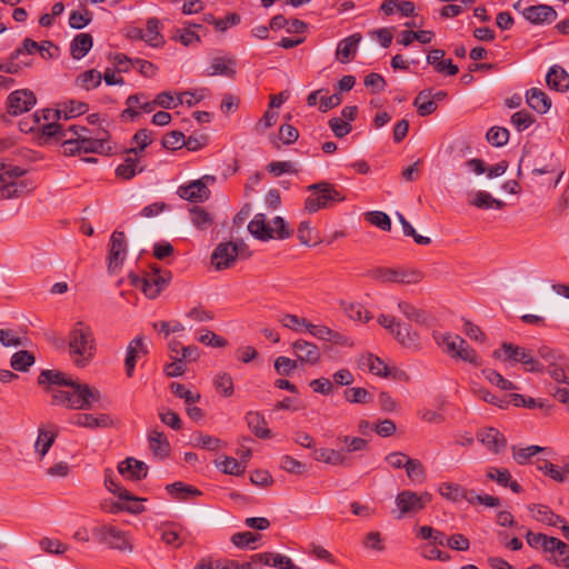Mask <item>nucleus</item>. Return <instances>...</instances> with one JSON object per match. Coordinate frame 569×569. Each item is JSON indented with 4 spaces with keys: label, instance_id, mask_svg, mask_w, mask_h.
Here are the masks:
<instances>
[{
    "label": "nucleus",
    "instance_id": "9d476101",
    "mask_svg": "<svg viewBox=\"0 0 569 569\" xmlns=\"http://www.w3.org/2000/svg\"><path fill=\"white\" fill-rule=\"evenodd\" d=\"M432 499L429 492H415L411 490H402L396 497L397 519H402L407 515H416L423 510Z\"/></svg>",
    "mask_w": 569,
    "mask_h": 569
},
{
    "label": "nucleus",
    "instance_id": "7c9ffc66",
    "mask_svg": "<svg viewBox=\"0 0 569 569\" xmlns=\"http://www.w3.org/2000/svg\"><path fill=\"white\" fill-rule=\"evenodd\" d=\"M149 449L152 455L158 459H166L170 453V443L163 432L152 430L148 435Z\"/></svg>",
    "mask_w": 569,
    "mask_h": 569
},
{
    "label": "nucleus",
    "instance_id": "603ef678",
    "mask_svg": "<svg viewBox=\"0 0 569 569\" xmlns=\"http://www.w3.org/2000/svg\"><path fill=\"white\" fill-rule=\"evenodd\" d=\"M28 338L19 336L13 329H0V343L7 348L23 347L27 345Z\"/></svg>",
    "mask_w": 569,
    "mask_h": 569
},
{
    "label": "nucleus",
    "instance_id": "f3484780",
    "mask_svg": "<svg viewBox=\"0 0 569 569\" xmlns=\"http://www.w3.org/2000/svg\"><path fill=\"white\" fill-rule=\"evenodd\" d=\"M292 349L297 357V362L300 361L301 363L315 366L321 359L320 349L313 342L298 339L292 343Z\"/></svg>",
    "mask_w": 569,
    "mask_h": 569
},
{
    "label": "nucleus",
    "instance_id": "4d7b16f0",
    "mask_svg": "<svg viewBox=\"0 0 569 569\" xmlns=\"http://www.w3.org/2000/svg\"><path fill=\"white\" fill-rule=\"evenodd\" d=\"M88 111V104L80 101L70 100L64 102L61 108V117L66 120L81 116Z\"/></svg>",
    "mask_w": 569,
    "mask_h": 569
},
{
    "label": "nucleus",
    "instance_id": "cd10ccee",
    "mask_svg": "<svg viewBox=\"0 0 569 569\" xmlns=\"http://www.w3.org/2000/svg\"><path fill=\"white\" fill-rule=\"evenodd\" d=\"M361 41L360 33H353L342 39L337 47L336 58L341 63H348L356 54L358 46Z\"/></svg>",
    "mask_w": 569,
    "mask_h": 569
},
{
    "label": "nucleus",
    "instance_id": "2f4dec72",
    "mask_svg": "<svg viewBox=\"0 0 569 569\" xmlns=\"http://www.w3.org/2000/svg\"><path fill=\"white\" fill-rule=\"evenodd\" d=\"M248 231L258 240L273 239L272 227L263 213H257L248 224Z\"/></svg>",
    "mask_w": 569,
    "mask_h": 569
},
{
    "label": "nucleus",
    "instance_id": "3c124183",
    "mask_svg": "<svg viewBox=\"0 0 569 569\" xmlns=\"http://www.w3.org/2000/svg\"><path fill=\"white\" fill-rule=\"evenodd\" d=\"M216 466L226 475L240 476L246 470V465L232 457L224 456Z\"/></svg>",
    "mask_w": 569,
    "mask_h": 569
},
{
    "label": "nucleus",
    "instance_id": "0e129e2a",
    "mask_svg": "<svg viewBox=\"0 0 569 569\" xmlns=\"http://www.w3.org/2000/svg\"><path fill=\"white\" fill-rule=\"evenodd\" d=\"M343 312L352 320L368 322L372 316L359 303H343Z\"/></svg>",
    "mask_w": 569,
    "mask_h": 569
},
{
    "label": "nucleus",
    "instance_id": "4c0bfd02",
    "mask_svg": "<svg viewBox=\"0 0 569 569\" xmlns=\"http://www.w3.org/2000/svg\"><path fill=\"white\" fill-rule=\"evenodd\" d=\"M315 460L325 462L331 466H346L347 465V456L343 453V450L330 449V448H320L316 449L313 452Z\"/></svg>",
    "mask_w": 569,
    "mask_h": 569
},
{
    "label": "nucleus",
    "instance_id": "412c9836",
    "mask_svg": "<svg viewBox=\"0 0 569 569\" xmlns=\"http://www.w3.org/2000/svg\"><path fill=\"white\" fill-rule=\"evenodd\" d=\"M522 16L533 24L551 23L557 19L556 10L548 4H536L525 8Z\"/></svg>",
    "mask_w": 569,
    "mask_h": 569
},
{
    "label": "nucleus",
    "instance_id": "423d86ee",
    "mask_svg": "<svg viewBox=\"0 0 569 569\" xmlns=\"http://www.w3.org/2000/svg\"><path fill=\"white\" fill-rule=\"evenodd\" d=\"M308 190L313 191L305 201V209L308 212H317L322 208H328L333 203L345 200V196L341 191L326 181L310 184Z\"/></svg>",
    "mask_w": 569,
    "mask_h": 569
},
{
    "label": "nucleus",
    "instance_id": "473e14b6",
    "mask_svg": "<svg viewBox=\"0 0 569 569\" xmlns=\"http://www.w3.org/2000/svg\"><path fill=\"white\" fill-rule=\"evenodd\" d=\"M547 84L550 89L565 92L569 89V74L560 66H553L546 76Z\"/></svg>",
    "mask_w": 569,
    "mask_h": 569
},
{
    "label": "nucleus",
    "instance_id": "bb28decb",
    "mask_svg": "<svg viewBox=\"0 0 569 569\" xmlns=\"http://www.w3.org/2000/svg\"><path fill=\"white\" fill-rule=\"evenodd\" d=\"M252 562L272 566L279 569H300L293 561L281 553L262 552L252 556Z\"/></svg>",
    "mask_w": 569,
    "mask_h": 569
},
{
    "label": "nucleus",
    "instance_id": "69168bd1",
    "mask_svg": "<svg viewBox=\"0 0 569 569\" xmlns=\"http://www.w3.org/2000/svg\"><path fill=\"white\" fill-rule=\"evenodd\" d=\"M190 216L192 223L198 229H207L212 223V217L209 212L200 207H193L190 209Z\"/></svg>",
    "mask_w": 569,
    "mask_h": 569
},
{
    "label": "nucleus",
    "instance_id": "2eb2a0df",
    "mask_svg": "<svg viewBox=\"0 0 569 569\" xmlns=\"http://www.w3.org/2000/svg\"><path fill=\"white\" fill-rule=\"evenodd\" d=\"M109 134L107 131H99L96 136L88 139H80L77 143V153H106L110 150L108 144Z\"/></svg>",
    "mask_w": 569,
    "mask_h": 569
},
{
    "label": "nucleus",
    "instance_id": "aec40b11",
    "mask_svg": "<svg viewBox=\"0 0 569 569\" xmlns=\"http://www.w3.org/2000/svg\"><path fill=\"white\" fill-rule=\"evenodd\" d=\"M148 347L142 337H136L127 347V355L124 359L126 375L131 378L134 372L137 360L148 353Z\"/></svg>",
    "mask_w": 569,
    "mask_h": 569
},
{
    "label": "nucleus",
    "instance_id": "c03bdc74",
    "mask_svg": "<svg viewBox=\"0 0 569 569\" xmlns=\"http://www.w3.org/2000/svg\"><path fill=\"white\" fill-rule=\"evenodd\" d=\"M440 496L449 501L459 502L466 496V488L455 482H443L438 489Z\"/></svg>",
    "mask_w": 569,
    "mask_h": 569
},
{
    "label": "nucleus",
    "instance_id": "393cba45",
    "mask_svg": "<svg viewBox=\"0 0 569 569\" xmlns=\"http://www.w3.org/2000/svg\"><path fill=\"white\" fill-rule=\"evenodd\" d=\"M366 365L368 366V369L371 373L388 378L392 377L395 379H401L406 373L395 367L390 368L388 365L385 363L382 359L379 357H375L372 355H368L366 358Z\"/></svg>",
    "mask_w": 569,
    "mask_h": 569
},
{
    "label": "nucleus",
    "instance_id": "1a4fd4ad",
    "mask_svg": "<svg viewBox=\"0 0 569 569\" xmlns=\"http://www.w3.org/2000/svg\"><path fill=\"white\" fill-rule=\"evenodd\" d=\"M93 538L111 549L132 551L133 545L128 533L114 526L101 525L92 529Z\"/></svg>",
    "mask_w": 569,
    "mask_h": 569
},
{
    "label": "nucleus",
    "instance_id": "a878e982",
    "mask_svg": "<svg viewBox=\"0 0 569 569\" xmlns=\"http://www.w3.org/2000/svg\"><path fill=\"white\" fill-rule=\"evenodd\" d=\"M528 509L530 512H532V517L539 522L546 523L551 527L559 526L560 528L562 525H567L566 520L561 516L556 515L551 510V508H549L546 505L533 503L530 505Z\"/></svg>",
    "mask_w": 569,
    "mask_h": 569
},
{
    "label": "nucleus",
    "instance_id": "680f3d73",
    "mask_svg": "<svg viewBox=\"0 0 569 569\" xmlns=\"http://www.w3.org/2000/svg\"><path fill=\"white\" fill-rule=\"evenodd\" d=\"M170 390L176 395L178 398L183 399L187 405H193L197 403L201 396L198 392H193L184 387L182 383L172 382L170 385Z\"/></svg>",
    "mask_w": 569,
    "mask_h": 569
},
{
    "label": "nucleus",
    "instance_id": "c85d7f7f",
    "mask_svg": "<svg viewBox=\"0 0 569 569\" xmlns=\"http://www.w3.org/2000/svg\"><path fill=\"white\" fill-rule=\"evenodd\" d=\"M244 420L250 431L260 439H270L271 430L267 427L266 418L259 411H249Z\"/></svg>",
    "mask_w": 569,
    "mask_h": 569
},
{
    "label": "nucleus",
    "instance_id": "58836bf2",
    "mask_svg": "<svg viewBox=\"0 0 569 569\" xmlns=\"http://www.w3.org/2000/svg\"><path fill=\"white\" fill-rule=\"evenodd\" d=\"M166 490L173 499L177 500H188L191 497H197L201 495V491L196 487L186 485L181 481H177L170 485H167Z\"/></svg>",
    "mask_w": 569,
    "mask_h": 569
},
{
    "label": "nucleus",
    "instance_id": "72a5a7b5",
    "mask_svg": "<svg viewBox=\"0 0 569 569\" xmlns=\"http://www.w3.org/2000/svg\"><path fill=\"white\" fill-rule=\"evenodd\" d=\"M433 338L438 346L442 347L443 351L451 358L458 356L460 347L465 343V339L458 335L435 332Z\"/></svg>",
    "mask_w": 569,
    "mask_h": 569
},
{
    "label": "nucleus",
    "instance_id": "0eeeda50",
    "mask_svg": "<svg viewBox=\"0 0 569 569\" xmlns=\"http://www.w3.org/2000/svg\"><path fill=\"white\" fill-rule=\"evenodd\" d=\"M492 356L502 361L522 363L526 371L529 372H541L543 370V365L533 357L531 350L510 342H503L500 349L493 351Z\"/></svg>",
    "mask_w": 569,
    "mask_h": 569
},
{
    "label": "nucleus",
    "instance_id": "f8f14e48",
    "mask_svg": "<svg viewBox=\"0 0 569 569\" xmlns=\"http://www.w3.org/2000/svg\"><path fill=\"white\" fill-rule=\"evenodd\" d=\"M242 242H221L217 246L211 254V262L217 270L230 268L237 260Z\"/></svg>",
    "mask_w": 569,
    "mask_h": 569
},
{
    "label": "nucleus",
    "instance_id": "ddd939ff",
    "mask_svg": "<svg viewBox=\"0 0 569 569\" xmlns=\"http://www.w3.org/2000/svg\"><path fill=\"white\" fill-rule=\"evenodd\" d=\"M37 102L36 96L31 90L20 89L11 92L7 100L8 112L18 116L29 111Z\"/></svg>",
    "mask_w": 569,
    "mask_h": 569
},
{
    "label": "nucleus",
    "instance_id": "7ed1b4c3",
    "mask_svg": "<svg viewBox=\"0 0 569 569\" xmlns=\"http://www.w3.org/2000/svg\"><path fill=\"white\" fill-rule=\"evenodd\" d=\"M79 137L77 124L64 126L63 123L57 122L42 124L41 138L43 139V143H48L51 140L61 143L66 156H74L77 153Z\"/></svg>",
    "mask_w": 569,
    "mask_h": 569
},
{
    "label": "nucleus",
    "instance_id": "e2e57ef3",
    "mask_svg": "<svg viewBox=\"0 0 569 569\" xmlns=\"http://www.w3.org/2000/svg\"><path fill=\"white\" fill-rule=\"evenodd\" d=\"M407 477L417 483H422L426 480V469L423 465L417 459H410L406 468Z\"/></svg>",
    "mask_w": 569,
    "mask_h": 569
},
{
    "label": "nucleus",
    "instance_id": "8fccbe9b",
    "mask_svg": "<svg viewBox=\"0 0 569 569\" xmlns=\"http://www.w3.org/2000/svg\"><path fill=\"white\" fill-rule=\"evenodd\" d=\"M535 463L539 471L543 472L555 481L563 482L566 480V471H562L558 466L549 462L548 460L537 459Z\"/></svg>",
    "mask_w": 569,
    "mask_h": 569
},
{
    "label": "nucleus",
    "instance_id": "5fc2aeb1",
    "mask_svg": "<svg viewBox=\"0 0 569 569\" xmlns=\"http://www.w3.org/2000/svg\"><path fill=\"white\" fill-rule=\"evenodd\" d=\"M216 390L223 397L229 398L233 395V380L227 372H219L213 379Z\"/></svg>",
    "mask_w": 569,
    "mask_h": 569
},
{
    "label": "nucleus",
    "instance_id": "c756f323",
    "mask_svg": "<svg viewBox=\"0 0 569 569\" xmlns=\"http://www.w3.org/2000/svg\"><path fill=\"white\" fill-rule=\"evenodd\" d=\"M488 479L496 481L501 487H509L515 493H520L522 487L515 480H511V475L506 468L488 467L486 470Z\"/></svg>",
    "mask_w": 569,
    "mask_h": 569
},
{
    "label": "nucleus",
    "instance_id": "a18cd8bd",
    "mask_svg": "<svg viewBox=\"0 0 569 569\" xmlns=\"http://www.w3.org/2000/svg\"><path fill=\"white\" fill-rule=\"evenodd\" d=\"M72 381L73 380L68 378L66 373L56 370H42L38 377L39 385H57L70 387Z\"/></svg>",
    "mask_w": 569,
    "mask_h": 569
},
{
    "label": "nucleus",
    "instance_id": "c9c22d12",
    "mask_svg": "<svg viewBox=\"0 0 569 569\" xmlns=\"http://www.w3.org/2000/svg\"><path fill=\"white\" fill-rule=\"evenodd\" d=\"M142 171L143 167L140 166L139 157L127 154L124 161L117 167L116 176L123 180H130Z\"/></svg>",
    "mask_w": 569,
    "mask_h": 569
},
{
    "label": "nucleus",
    "instance_id": "a211bd4d",
    "mask_svg": "<svg viewBox=\"0 0 569 569\" xmlns=\"http://www.w3.org/2000/svg\"><path fill=\"white\" fill-rule=\"evenodd\" d=\"M58 427L52 423L42 425L38 428V437L34 442V452L43 459L58 437Z\"/></svg>",
    "mask_w": 569,
    "mask_h": 569
},
{
    "label": "nucleus",
    "instance_id": "39448f33",
    "mask_svg": "<svg viewBox=\"0 0 569 569\" xmlns=\"http://www.w3.org/2000/svg\"><path fill=\"white\" fill-rule=\"evenodd\" d=\"M171 278V271L162 270L157 266H151L150 271L142 278L134 273L129 274L132 286L141 289L149 299H156L168 287Z\"/></svg>",
    "mask_w": 569,
    "mask_h": 569
},
{
    "label": "nucleus",
    "instance_id": "49530a36",
    "mask_svg": "<svg viewBox=\"0 0 569 569\" xmlns=\"http://www.w3.org/2000/svg\"><path fill=\"white\" fill-rule=\"evenodd\" d=\"M104 486L110 492L117 495L122 500H138V498L131 495L127 489L119 486L113 471L110 469L104 471Z\"/></svg>",
    "mask_w": 569,
    "mask_h": 569
},
{
    "label": "nucleus",
    "instance_id": "864d4df0",
    "mask_svg": "<svg viewBox=\"0 0 569 569\" xmlns=\"http://www.w3.org/2000/svg\"><path fill=\"white\" fill-rule=\"evenodd\" d=\"M398 308L408 320L415 321L420 325L427 323L428 317L423 310L418 309L406 301H400L398 303Z\"/></svg>",
    "mask_w": 569,
    "mask_h": 569
},
{
    "label": "nucleus",
    "instance_id": "f257e3e1",
    "mask_svg": "<svg viewBox=\"0 0 569 569\" xmlns=\"http://www.w3.org/2000/svg\"><path fill=\"white\" fill-rule=\"evenodd\" d=\"M69 349L73 363L84 368L94 356V337L91 328L83 322H77L69 333Z\"/></svg>",
    "mask_w": 569,
    "mask_h": 569
},
{
    "label": "nucleus",
    "instance_id": "dca6fc26",
    "mask_svg": "<svg viewBox=\"0 0 569 569\" xmlns=\"http://www.w3.org/2000/svg\"><path fill=\"white\" fill-rule=\"evenodd\" d=\"M477 439L492 453H500L507 446L506 437L493 427H486L477 432Z\"/></svg>",
    "mask_w": 569,
    "mask_h": 569
},
{
    "label": "nucleus",
    "instance_id": "6ab92c4d",
    "mask_svg": "<svg viewBox=\"0 0 569 569\" xmlns=\"http://www.w3.org/2000/svg\"><path fill=\"white\" fill-rule=\"evenodd\" d=\"M72 423L87 429H107L114 425V420L108 413H77Z\"/></svg>",
    "mask_w": 569,
    "mask_h": 569
},
{
    "label": "nucleus",
    "instance_id": "774afa93",
    "mask_svg": "<svg viewBox=\"0 0 569 569\" xmlns=\"http://www.w3.org/2000/svg\"><path fill=\"white\" fill-rule=\"evenodd\" d=\"M345 398L351 403H367L371 401V395L361 387L348 388L345 390Z\"/></svg>",
    "mask_w": 569,
    "mask_h": 569
},
{
    "label": "nucleus",
    "instance_id": "09e8293b",
    "mask_svg": "<svg viewBox=\"0 0 569 569\" xmlns=\"http://www.w3.org/2000/svg\"><path fill=\"white\" fill-rule=\"evenodd\" d=\"M34 356L28 350H21L12 355L10 366L17 371H28L34 363Z\"/></svg>",
    "mask_w": 569,
    "mask_h": 569
},
{
    "label": "nucleus",
    "instance_id": "b1692460",
    "mask_svg": "<svg viewBox=\"0 0 569 569\" xmlns=\"http://www.w3.org/2000/svg\"><path fill=\"white\" fill-rule=\"evenodd\" d=\"M236 64L237 61L233 57H216L211 60L210 66L206 70V76H224L228 78H233L236 74Z\"/></svg>",
    "mask_w": 569,
    "mask_h": 569
},
{
    "label": "nucleus",
    "instance_id": "4be33fe9",
    "mask_svg": "<svg viewBox=\"0 0 569 569\" xmlns=\"http://www.w3.org/2000/svg\"><path fill=\"white\" fill-rule=\"evenodd\" d=\"M178 194L190 202H203L209 199L210 190L202 180H194L187 186L179 187Z\"/></svg>",
    "mask_w": 569,
    "mask_h": 569
},
{
    "label": "nucleus",
    "instance_id": "e433bc0d",
    "mask_svg": "<svg viewBox=\"0 0 569 569\" xmlns=\"http://www.w3.org/2000/svg\"><path fill=\"white\" fill-rule=\"evenodd\" d=\"M93 38L90 33H78L70 43V54L73 59H82L92 48Z\"/></svg>",
    "mask_w": 569,
    "mask_h": 569
},
{
    "label": "nucleus",
    "instance_id": "4468645a",
    "mask_svg": "<svg viewBox=\"0 0 569 569\" xmlns=\"http://www.w3.org/2000/svg\"><path fill=\"white\" fill-rule=\"evenodd\" d=\"M372 277L381 282L413 283L418 282L421 274L417 271L405 272L399 269L377 268L371 272Z\"/></svg>",
    "mask_w": 569,
    "mask_h": 569
},
{
    "label": "nucleus",
    "instance_id": "de8ad7c7",
    "mask_svg": "<svg viewBox=\"0 0 569 569\" xmlns=\"http://www.w3.org/2000/svg\"><path fill=\"white\" fill-rule=\"evenodd\" d=\"M471 204L480 209H502L506 206L503 201L491 197V194L487 191H477L475 198L471 201Z\"/></svg>",
    "mask_w": 569,
    "mask_h": 569
},
{
    "label": "nucleus",
    "instance_id": "6e6d98bb",
    "mask_svg": "<svg viewBox=\"0 0 569 569\" xmlns=\"http://www.w3.org/2000/svg\"><path fill=\"white\" fill-rule=\"evenodd\" d=\"M482 375L493 386L498 387L501 390H517L518 387L511 382L510 380L502 377L498 371L493 369H483Z\"/></svg>",
    "mask_w": 569,
    "mask_h": 569
},
{
    "label": "nucleus",
    "instance_id": "338daca9",
    "mask_svg": "<svg viewBox=\"0 0 569 569\" xmlns=\"http://www.w3.org/2000/svg\"><path fill=\"white\" fill-rule=\"evenodd\" d=\"M366 220L372 226L380 228L383 231L391 230V220L389 216L382 211H370L365 214Z\"/></svg>",
    "mask_w": 569,
    "mask_h": 569
},
{
    "label": "nucleus",
    "instance_id": "5701e85b",
    "mask_svg": "<svg viewBox=\"0 0 569 569\" xmlns=\"http://www.w3.org/2000/svg\"><path fill=\"white\" fill-rule=\"evenodd\" d=\"M118 471L121 476L139 481L144 479L148 475V466L140 460L134 458H127L118 465Z\"/></svg>",
    "mask_w": 569,
    "mask_h": 569
},
{
    "label": "nucleus",
    "instance_id": "ea45409f",
    "mask_svg": "<svg viewBox=\"0 0 569 569\" xmlns=\"http://www.w3.org/2000/svg\"><path fill=\"white\" fill-rule=\"evenodd\" d=\"M144 41L153 47L158 48L164 43V39L160 33V21L157 18H149L147 20V28L143 30Z\"/></svg>",
    "mask_w": 569,
    "mask_h": 569
},
{
    "label": "nucleus",
    "instance_id": "052dcab7",
    "mask_svg": "<svg viewBox=\"0 0 569 569\" xmlns=\"http://www.w3.org/2000/svg\"><path fill=\"white\" fill-rule=\"evenodd\" d=\"M487 140L491 146L502 147L509 140V130L503 127H491L487 132Z\"/></svg>",
    "mask_w": 569,
    "mask_h": 569
},
{
    "label": "nucleus",
    "instance_id": "f704fd0d",
    "mask_svg": "<svg viewBox=\"0 0 569 569\" xmlns=\"http://www.w3.org/2000/svg\"><path fill=\"white\" fill-rule=\"evenodd\" d=\"M526 100L530 108L538 113H547L551 107V100L542 90L531 88L526 93Z\"/></svg>",
    "mask_w": 569,
    "mask_h": 569
},
{
    "label": "nucleus",
    "instance_id": "13d9d810",
    "mask_svg": "<svg viewBox=\"0 0 569 569\" xmlns=\"http://www.w3.org/2000/svg\"><path fill=\"white\" fill-rule=\"evenodd\" d=\"M547 450H548V448L540 447V446H529L527 448H519V449H516V447H512L513 459L519 465L528 463L530 458H532L533 456H536L539 452H545Z\"/></svg>",
    "mask_w": 569,
    "mask_h": 569
},
{
    "label": "nucleus",
    "instance_id": "37998d69",
    "mask_svg": "<svg viewBox=\"0 0 569 569\" xmlns=\"http://www.w3.org/2000/svg\"><path fill=\"white\" fill-rule=\"evenodd\" d=\"M336 443L343 445V453L347 456V453L358 452L367 450L368 448V441L360 437H351V436H338L336 439Z\"/></svg>",
    "mask_w": 569,
    "mask_h": 569
},
{
    "label": "nucleus",
    "instance_id": "bf43d9fd",
    "mask_svg": "<svg viewBox=\"0 0 569 569\" xmlns=\"http://www.w3.org/2000/svg\"><path fill=\"white\" fill-rule=\"evenodd\" d=\"M102 76L99 71L91 69L83 73H81L78 79L77 83L86 90H91L100 86Z\"/></svg>",
    "mask_w": 569,
    "mask_h": 569
},
{
    "label": "nucleus",
    "instance_id": "20e7f679",
    "mask_svg": "<svg viewBox=\"0 0 569 569\" xmlns=\"http://www.w3.org/2000/svg\"><path fill=\"white\" fill-rule=\"evenodd\" d=\"M24 170L0 161V199H14L26 196L29 186L24 180H19Z\"/></svg>",
    "mask_w": 569,
    "mask_h": 569
},
{
    "label": "nucleus",
    "instance_id": "6e6552de",
    "mask_svg": "<svg viewBox=\"0 0 569 569\" xmlns=\"http://www.w3.org/2000/svg\"><path fill=\"white\" fill-rule=\"evenodd\" d=\"M378 322L388 329L397 341L407 349L419 350L421 348L420 337L417 331L406 323H401L393 316L381 315Z\"/></svg>",
    "mask_w": 569,
    "mask_h": 569
},
{
    "label": "nucleus",
    "instance_id": "a19ab883",
    "mask_svg": "<svg viewBox=\"0 0 569 569\" xmlns=\"http://www.w3.org/2000/svg\"><path fill=\"white\" fill-rule=\"evenodd\" d=\"M413 106L417 108V112L421 117H427L437 110V103L431 98V91L423 90L418 93L413 100Z\"/></svg>",
    "mask_w": 569,
    "mask_h": 569
},
{
    "label": "nucleus",
    "instance_id": "f03ea898",
    "mask_svg": "<svg viewBox=\"0 0 569 569\" xmlns=\"http://www.w3.org/2000/svg\"><path fill=\"white\" fill-rule=\"evenodd\" d=\"M70 388V390H59L53 396L57 403L73 410H89L101 399L100 391L87 383L72 381Z\"/></svg>",
    "mask_w": 569,
    "mask_h": 569
},
{
    "label": "nucleus",
    "instance_id": "79ce46f5",
    "mask_svg": "<svg viewBox=\"0 0 569 569\" xmlns=\"http://www.w3.org/2000/svg\"><path fill=\"white\" fill-rule=\"evenodd\" d=\"M152 142V132L148 129L138 130L132 137V144L127 154L140 157L144 149Z\"/></svg>",
    "mask_w": 569,
    "mask_h": 569
},
{
    "label": "nucleus",
    "instance_id": "9b49d317",
    "mask_svg": "<svg viewBox=\"0 0 569 569\" xmlns=\"http://www.w3.org/2000/svg\"><path fill=\"white\" fill-rule=\"evenodd\" d=\"M127 238L123 231H113L109 242L108 270L114 273L121 268L127 257Z\"/></svg>",
    "mask_w": 569,
    "mask_h": 569
}]
</instances>
